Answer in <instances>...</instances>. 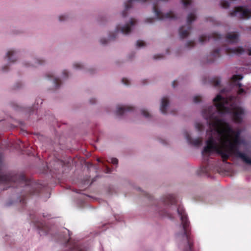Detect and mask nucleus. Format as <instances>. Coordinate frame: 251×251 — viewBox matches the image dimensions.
<instances>
[{
    "instance_id": "nucleus-11",
    "label": "nucleus",
    "mask_w": 251,
    "mask_h": 251,
    "mask_svg": "<svg viewBox=\"0 0 251 251\" xmlns=\"http://www.w3.org/2000/svg\"><path fill=\"white\" fill-rule=\"evenodd\" d=\"M220 57V50L216 49L214 50L208 56L207 63H212L216 59Z\"/></svg>"
},
{
    "instance_id": "nucleus-48",
    "label": "nucleus",
    "mask_w": 251,
    "mask_h": 251,
    "mask_svg": "<svg viewBox=\"0 0 251 251\" xmlns=\"http://www.w3.org/2000/svg\"><path fill=\"white\" fill-rule=\"evenodd\" d=\"M67 232H68V233H69V235L70 236V234H69V232H70V231H69V230H67Z\"/></svg>"
},
{
    "instance_id": "nucleus-21",
    "label": "nucleus",
    "mask_w": 251,
    "mask_h": 251,
    "mask_svg": "<svg viewBox=\"0 0 251 251\" xmlns=\"http://www.w3.org/2000/svg\"><path fill=\"white\" fill-rule=\"evenodd\" d=\"M221 6L224 8H227L229 6V3L228 1L224 0L221 2Z\"/></svg>"
},
{
    "instance_id": "nucleus-24",
    "label": "nucleus",
    "mask_w": 251,
    "mask_h": 251,
    "mask_svg": "<svg viewBox=\"0 0 251 251\" xmlns=\"http://www.w3.org/2000/svg\"><path fill=\"white\" fill-rule=\"evenodd\" d=\"M195 126L198 131H202L203 129V126L201 123H197Z\"/></svg>"
},
{
    "instance_id": "nucleus-1",
    "label": "nucleus",
    "mask_w": 251,
    "mask_h": 251,
    "mask_svg": "<svg viewBox=\"0 0 251 251\" xmlns=\"http://www.w3.org/2000/svg\"><path fill=\"white\" fill-rule=\"evenodd\" d=\"M213 109V106H209L202 112L209 126L207 133L210 135L202 151L203 159L207 161L210 153L215 151L221 156L224 163L231 155H234L251 165V158L239 150V146L243 142L240 138V130H234L228 123L214 115Z\"/></svg>"
},
{
    "instance_id": "nucleus-44",
    "label": "nucleus",
    "mask_w": 251,
    "mask_h": 251,
    "mask_svg": "<svg viewBox=\"0 0 251 251\" xmlns=\"http://www.w3.org/2000/svg\"><path fill=\"white\" fill-rule=\"evenodd\" d=\"M247 28H248V29H249L250 31H251V26L248 27Z\"/></svg>"
},
{
    "instance_id": "nucleus-27",
    "label": "nucleus",
    "mask_w": 251,
    "mask_h": 251,
    "mask_svg": "<svg viewBox=\"0 0 251 251\" xmlns=\"http://www.w3.org/2000/svg\"><path fill=\"white\" fill-rule=\"evenodd\" d=\"M201 97L200 96H195L193 98V101L195 103H198L201 101Z\"/></svg>"
},
{
    "instance_id": "nucleus-49",
    "label": "nucleus",
    "mask_w": 251,
    "mask_h": 251,
    "mask_svg": "<svg viewBox=\"0 0 251 251\" xmlns=\"http://www.w3.org/2000/svg\"><path fill=\"white\" fill-rule=\"evenodd\" d=\"M179 235H180V234H177V236H179Z\"/></svg>"
},
{
    "instance_id": "nucleus-17",
    "label": "nucleus",
    "mask_w": 251,
    "mask_h": 251,
    "mask_svg": "<svg viewBox=\"0 0 251 251\" xmlns=\"http://www.w3.org/2000/svg\"><path fill=\"white\" fill-rule=\"evenodd\" d=\"M32 222L34 223V225L39 228V229H41L42 231H44L45 233H47V230H46V227L45 226V225L42 223H38L36 221H34V220H32Z\"/></svg>"
},
{
    "instance_id": "nucleus-30",
    "label": "nucleus",
    "mask_w": 251,
    "mask_h": 251,
    "mask_svg": "<svg viewBox=\"0 0 251 251\" xmlns=\"http://www.w3.org/2000/svg\"><path fill=\"white\" fill-rule=\"evenodd\" d=\"M110 162L114 165H117L118 163V160L116 158H112L110 159Z\"/></svg>"
},
{
    "instance_id": "nucleus-7",
    "label": "nucleus",
    "mask_w": 251,
    "mask_h": 251,
    "mask_svg": "<svg viewBox=\"0 0 251 251\" xmlns=\"http://www.w3.org/2000/svg\"><path fill=\"white\" fill-rule=\"evenodd\" d=\"M240 34L238 32H230L227 33L225 37L226 41L230 43L235 44L238 43Z\"/></svg>"
},
{
    "instance_id": "nucleus-31",
    "label": "nucleus",
    "mask_w": 251,
    "mask_h": 251,
    "mask_svg": "<svg viewBox=\"0 0 251 251\" xmlns=\"http://www.w3.org/2000/svg\"><path fill=\"white\" fill-rule=\"evenodd\" d=\"M154 21V19L153 18H149L146 19L145 22L147 23H152Z\"/></svg>"
},
{
    "instance_id": "nucleus-28",
    "label": "nucleus",
    "mask_w": 251,
    "mask_h": 251,
    "mask_svg": "<svg viewBox=\"0 0 251 251\" xmlns=\"http://www.w3.org/2000/svg\"><path fill=\"white\" fill-rule=\"evenodd\" d=\"M74 67L76 69H81L83 68L82 65L78 63H75Z\"/></svg>"
},
{
    "instance_id": "nucleus-39",
    "label": "nucleus",
    "mask_w": 251,
    "mask_h": 251,
    "mask_svg": "<svg viewBox=\"0 0 251 251\" xmlns=\"http://www.w3.org/2000/svg\"><path fill=\"white\" fill-rule=\"evenodd\" d=\"M177 84V81L174 80L172 83V86L174 88L175 87L176 85Z\"/></svg>"
},
{
    "instance_id": "nucleus-16",
    "label": "nucleus",
    "mask_w": 251,
    "mask_h": 251,
    "mask_svg": "<svg viewBox=\"0 0 251 251\" xmlns=\"http://www.w3.org/2000/svg\"><path fill=\"white\" fill-rule=\"evenodd\" d=\"M17 52L13 50H9L6 54V57L8 58L9 62H14L16 60V56Z\"/></svg>"
},
{
    "instance_id": "nucleus-38",
    "label": "nucleus",
    "mask_w": 251,
    "mask_h": 251,
    "mask_svg": "<svg viewBox=\"0 0 251 251\" xmlns=\"http://www.w3.org/2000/svg\"><path fill=\"white\" fill-rule=\"evenodd\" d=\"M105 170L106 173H110L111 172V170L110 168H109L108 166H106L105 167Z\"/></svg>"
},
{
    "instance_id": "nucleus-4",
    "label": "nucleus",
    "mask_w": 251,
    "mask_h": 251,
    "mask_svg": "<svg viewBox=\"0 0 251 251\" xmlns=\"http://www.w3.org/2000/svg\"><path fill=\"white\" fill-rule=\"evenodd\" d=\"M136 23V21L135 19H131L129 23L126 24L123 27L118 25L116 28V31L109 35V40H114L118 32L120 31L124 34H128L131 31L132 27L135 25Z\"/></svg>"
},
{
    "instance_id": "nucleus-2",
    "label": "nucleus",
    "mask_w": 251,
    "mask_h": 251,
    "mask_svg": "<svg viewBox=\"0 0 251 251\" xmlns=\"http://www.w3.org/2000/svg\"><path fill=\"white\" fill-rule=\"evenodd\" d=\"M213 100L215 105V107L212 106L214 107L213 113L214 115V111L216 109L220 114H232V120L235 123L241 124L242 122L245 115V110L243 107H235L231 110L230 108L226 106L228 102V100L220 95H218Z\"/></svg>"
},
{
    "instance_id": "nucleus-40",
    "label": "nucleus",
    "mask_w": 251,
    "mask_h": 251,
    "mask_svg": "<svg viewBox=\"0 0 251 251\" xmlns=\"http://www.w3.org/2000/svg\"><path fill=\"white\" fill-rule=\"evenodd\" d=\"M236 85L238 87L239 89L241 88L242 84L241 83L238 82Z\"/></svg>"
},
{
    "instance_id": "nucleus-35",
    "label": "nucleus",
    "mask_w": 251,
    "mask_h": 251,
    "mask_svg": "<svg viewBox=\"0 0 251 251\" xmlns=\"http://www.w3.org/2000/svg\"><path fill=\"white\" fill-rule=\"evenodd\" d=\"M100 43L102 45L106 44L108 42V40L105 39H101L100 40Z\"/></svg>"
},
{
    "instance_id": "nucleus-9",
    "label": "nucleus",
    "mask_w": 251,
    "mask_h": 251,
    "mask_svg": "<svg viewBox=\"0 0 251 251\" xmlns=\"http://www.w3.org/2000/svg\"><path fill=\"white\" fill-rule=\"evenodd\" d=\"M185 137L187 141V142L195 146L198 147L200 146L202 143V140L200 138H197L194 139H193L191 137V135L188 132H185Z\"/></svg>"
},
{
    "instance_id": "nucleus-8",
    "label": "nucleus",
    "mask_w": 251,
    "mask_h": 251,
    "mask_svg": "<svg viewBox=\"0 0 251 251\" xmlns=\"http://www.w3.org/2000/svg\"><path fill=\"white\" fill-rule=\"evenodd\" d=\"M222 38V35L216 32L212 33L210 35L207 36L202 35L199 38V41L201 43H203L205 42L209 41L210 39H213L214 40H218Z\"/></svg>"
},
{
    "instance_id": "nucleus-15",
    "label": "nucleus",
    "mask_w": 251,
    "mask_h": 251,
    "mask_svg": "<svg viewBox=\"0 0 251 251\" xmlns=\"http://www.w3.org/2000/svg\"><path fill=\"white\" fill-rule=\"evenodd\" d=\"M47 77L49 79L53 78V83L55 85V88L57 89L59 87L61 83L60 79L57 77H54L52 74H48L46 75Z\"/></svg>"
},
{
    "instance_id": "nucleus-45",
    "label": "nucleus",
    "mask_w": 251,
    "mask_h": 251,
    "mask_svg": "<svg viewBox=\"0 0 251 251\" xmlns=\"http://www.w3.org/2000/svg\"><path fill=\"white\" fill-rule=\"evenodd\" d=\"M7 66H4V67H3V68H2L3 70V71H4V70H5V69L6 68H7Z\"/></svg>"
},
{
    "instance_id": "nucleus-3",
    "label": "nucleus",
    "mask_w": 251,
    "mask_h": 251,
    "mask_svg": "<svg viewBox=\"0 0 251 251\" xmlns=\"http://www.w3.org/2000/svg\"><path fill=\"white\" fill-rule=\"evenodd\" d=\"M177 211L180 217L181 225L183 230L181 235L185 238V242L183 247V251H194V237L191 234L190 222L188 220L187 215L183 207L181 205L178 206Z\"/></svg>"
},
{
    "instance_id": "nucleus-22",
    "label": "nucleus",
    "mask_w": 251,
    "mask_h": 251,
    "mask_svg": "<svg viewBox=\"0 0 251 251\" xmlns=\"http://www.w3.org/2000/svg\"><path fill=\"white\" fill-rule=\"evenodd\" d=\"M142 114L146 118H149L151 117L150 113L147 111L146 109H143L141 110Z\"/></svg>"
},
{
    "instance_id": "nucleus-47",
    "label": "nucleus",
    "mask_w": 251,
    "mask_h": 251,
    "mask_svg": "<svg viewBox=\"0 0 251 251\" xmlns=\"http://www.w3.org/2000/svg\"><path fill=\"white\" fill-rule=\"evenodd\" d=\"M17 84H19L20 86L21 85V83H18Z\"/></svg>"
},
{
    "instance_id": "nucleus-12",
    "label": "nucleus",
    "mask_w": 251,
    "mask_h": 251,
    "mask_svg": "<svg viewBox=\"0 0 251 251\" xmlns=\"http://www.w3.org/2000/svg\"><path fill=\"white\" fill-rule=\"evenodd\" d=\"M176 202V200L174 195H168L163 199V203L165 205L174 204Z\"/></svg>"
},
{
    "instance_id": "nucleus-26",
    "label": "nucleus",
    "mask_w": 251,
    "mask_h": 251,
    "mask_svg": "<svg viewBox=\"0 0 251 251\" xmlns=\"http://www.w3.org/2000/svg\"><path fill=\"white\" fill-rule=\"evenodd\" d=\"M37 62H36L35 64L32 65L33 66L37 67L39 65H41L44 64V61L42 60L37 59Z\"/></svg>"
},
{
    "instance_id": "nucleus-46",
    "label": "nucleus",
    "mask_w": 251,
    "mask_h": 251,
    "mask_svg": "<svg viewBox=\"0 0 251 251\" xmlns=\"http://www.w3.org/2000/svg\"><path fill=\"white\" fill-rule=\"evenodd\" d=\"M20 86H17L16 88H20Z\"/></svg>"
},
{
    "instance_id": "nucleus-34",
    "label": "nucleus",
    "mask_w": 251,
    "mask_h": 251,
    "mask_svg": "<svg viewBox=\"0 0 251 251\" xmlns=\"http://www.w3.org/2000/svg\"><path fill=\"white\" fill-rule=\"evenodd\" d=\"M201 171L203 173H206L208 171L207 167H203L201 168Z\"/></svg>"
},
{
    "instance_id": "nucleus-25",
    "label": "nucleus",
    "mask_w": 251,
    "mask_h": 251,
    "mask_svg": "<svg viewBox=\"0 0 251 251\" xmlns=\"http://www.w3.org/2000/svg\"><path fill=\"white\" fill-rule=\"evenodd\" d=\"M195 45V43L194 41H189L187 43L186 46L187 48H192V47H194Z\"/></svg>"
},
{
    "instance_id": "nucleus-14",
    "label": "nucleus",
    "mask_w": 251,
    "mask_h": 251,
    "mask_svg": "<svg viewBox=\"0 0 251 251\" xmlns=\"http://www.w3.org/2000/svg\"><path fill=\"white\" fill-rule=\"evenodd\" d=\"M169 104V100L167 97H163L161 100L160 111L163 114L167 113V109Z\"/></svg>"
},
{
    "instance_id": "nucleus-19",
    "label": "nucleus",
    "mask_w": 251,
    "mask_h": 251,
    "mask_svg": "<svg viewBox=\"0 0 251 251\" xmlns=\"http://www.w3.org/2000/svg\"><path fill=\"white\" fill-rule=\"evenodd\" d=\"M243 78V76L240 75H233L231 78V80L233 82H236L237 80H241Z\"/></svg>"
},
{
    "instance_id": "nucleus-5",
    "label": "nucleus",
    "mask_w": 251,
    "mask_h": 251,
    "mask_svg": "<svg viewBox=\"0 0 251 251\" xmlns=\"http://www.w3.org/2000/svg\"><path fill=\"white\" fill-rule=\"evenodd\" d=\"M196 19V16L194 13H191L188 15L187 19V27H185L183 26L180 27L179 29V34L180 38L184 39L188 36L189 32L192 29L191 24Z\"/></svg>"
},
{
    "instance_id": "nucleus-36",
    "label": "nucleus",
    "mask_w": 251,
    "mask_h": 251,
    "mask_svg": "<svg viewBox=\"0 0 251 251\" xmlns=\"http://www.w3.org/2000/svg\"><path fill=\"white\" fill-rule=\"evenodd\" d=\"M154 59H161L163 58V55L159 54V55H155L154 56Z\"/></svg>"
},
{
    "instance_id": "nucleus-20",
    "label": "nucleus",
    "mask_w": 251,
    "mask_h": 251,
    "mask_svg": "<svg viewBox=\"0 0 251 251\" xmlns=\"http://www.w3.org/2000/svg\"><path fill=\"white\" fill-rule=\"evenodd\" d=\"M181 2L185 7L190 5L192 3V0H181Z\"/></svg>"
},
{
    "instance_id": "nucleus-13",
    "label": "nucleus",
    "mask_w": 251,
    "mask_h": 251,
    "mask_svg": "<svg viewBox=\"0 0 251 251\" xmlns=\"http://www.w3.org/2000/svg\"><path fill=\"white\" fill-rule=\"evenodd\" d=\"M226 52L228 54H242L245 52V49L242 47H238L234 48H228L226 49Z\"/></svg>"
},
{
    "instance_id": "nucleus-29",
    "label": "nucleus",
    "mask_w": 251,
    "mask_h": 251,
    "mask_svg": "<svg viewBox=\"0 0 251 251\" xmlns=\"http://www.w3.org/2000/svg\"><path fill=\"white\" fill-rule=\"evenodd\" d=\"M122 82L123 84H124L125 85H129L130 84V82L129 81V80H128L126 78H123L122 80Z\"/></svg>"
},
{
    "instance_id": "nucleus-37",
    "label": "nucleus",
    "mask_w": 251,
    "mask_h": 251,
    "mask_svg": "<svg viewBox=\"0 0 251 251\" xmlns=\"http://www.w3.org/2000/svg\"><path fill=\"white\" fill-rule=\"evenodd\" d=\"M63 75L65 77H67L68 76V73L66 70H64L63 72Z\"/></svg>"
},
{
    "instance_id": "nucleus-32",
    "label": "nucleus",
    "mask_w": 251,
    "mask_h": 251,
    "mask_svg": "<svg viewBox=\"0 0 251 251\" xmlns=\"http://www.w3.org/2000/svg\"><path fill=\"white\" fill-rule=\"evenodd\" d=\"M246 91H245V90L243 89V88H239L238 90V92H237V93L238 95H241L242 94H245L246 93Z\"/></svg>"
},
{
    "instance_id": "nucleus-41",
    "label": "nucleus",
    "mask_w": 251,
    "mask_h": 251,
    "mask_svg": "<svg viewBox=\"0 0 251 251\" xmlns=\"http://www.w3.org/2000/svg\"><path fill=\"white\" fill-rule=\"evenodd\" d=\"M90 101L92 104H94L95 103L96 100L95 99H91L90 100Z\"/></svg>"
},
{
    "instance_id": "nucleus-18",
    "label": "nucleus",
    "mask_w": 251,
    "mask_h": 251,
    "mask_svg": "<svg viewBox=\"0 0 251 251\" xmlns=\"http://www.w3.org/2000/svg\"><path fill=\"white\" fill-rule=\"evenodd\" d=\"M211 82L215 87H219L221 83V80L219 77H214L211 79Z\"/></svg>"
},
{
    "instance_id": "nucleus-42",
    "label": "nucleus",
    "mask_w": 251,
    "mask_h": 251,
    "mask_svg": "<svg viewBox=\"0 0 251 251\" xmlns=\"http://www.w3.org/2000/svg\"><path fill=\"white\" fill-rule=\"evenodd\" d=\"M248 54L251 55V48L248 49Z\"/></svg>"
},
{
    "instance_id": "nucleus-10",
    "label": "nucleus",
    "mask_w": 251,
    "mask_h": 251,
    "mask_svg": "<svg viewBox=\"0 0 251 251\" xmlns=\"http://www.w3.org/2000/svg\"><path fill=\"white\" fill-rule=\"evenodd\" d=\"M134 109L133 107L128 105L118 106L116 113L117 115L121 116L126 112L133 111Z\"/></svg>"
},
{
    "instance_id": "nucleus-23",
    "label": "nucleus",
    "mask_w": 251,
    "mask_h": 251,
    "mask_svg": "<svg viewBox=\"0 0 251 251\" xmlns=\"http://www.w3.org/2000/svg\"><path fill=\"white\" fill-rule=\"evenodd\" d=\"M146 44L143 41L138 40L137 42L136 46L138 48L145 46Z\"/></svg>"
},
{
    "instance_id": "nucleus-6",
    "label": "nucleus",
    "mask_w": 251,
    "mask_h": 251,
    "mask_svg": "<svg viewBox=\"0 0 251 251\" xmlns=\"http://www.w3.org/2000/svg\"><path fill=\"white\" fill-rule=\"evenodd\" d=\"M231 17H236L238 19H249L251 17V12L242 6L237 7L229 14Z\"/></svg>"
},
{
    "instance_id": "nucleus-33",
    "label": "nucleus",
    "mask_w": 251,
    "mask_h": 251,
    "mask_svg": "<svg viewBox=\"0 0 251 251\" xmlns=\"http://www.w3.org/2000/svg\"><path fill=\"white\" fill-rule=\"evenodd\" d=\"M67 18V16L65 15H61L59 16V20L60 21H65Z\"/></svg>"
},
{
    "instance_id": "nucleus-43",
    "label": "nucleus",
    "mask_w": 251,
    "mask_h": 251,
    "mask_svg": "<svg viewBox=\"0 0 251 251\" xmlns=\"http://www.w3.org/2000/svg\"><path fill=\"white\" fill-rule=\"evenodd\" d=\"M97 161H98L99 162H102V163H103V162L101 161V159H100V158H98V159H97Z\"/></svg>"
}]
</instances>
